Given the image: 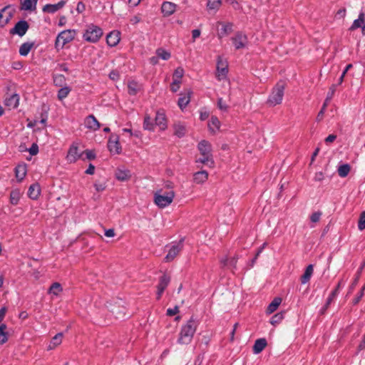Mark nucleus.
I'll return each mask as SVG.
<instances>
[{
    "instance_id": "1",
    "label": "nucleus",
    "mask_w": 365,
    "mask_h": 365,
    "mask_svg": "<svg viewBox=\"0 0 365 365\" xmlns=\"http://www.w3.org/2000/svg\"><path fill=\"white\" fill-rule=\"evenodd\" d=\"M198 322L193 317H190L186 323L182 325L178 343L180 344H189L194 336V334L198 327Z\"/></svg>"
},
{
    "instance_id": "2",
    "label": "nucleus",
    "mask_w": 365,
    "mask_h": 365,
    "mask_svg": "<svg viewBox=\"0 0 365 365\" xmlns=\"http://www.w3.org/2000/svg\"><path fill=\"white\" fill-rule=\"evenodd\" d=\"M175 196L173 190L165 192L162 190H157L154 194V202L158 207L165 208L173 202Z\"/></svg>"
},
{
    "instance_id": "3",
    "label": "nucleus",
    "mask_w": 365,
    "mask_h": 365,
    "mask_svg": "<svg viewBox=\"0 0 365 365\" xmlns=\"http://www.w3.org/2000/svg\"><path fill=\"white\" fill-rule=\"evenodd\" d=\"M284 85L283 83H278L269 94L267 103L272 107L280 104L284 96Z\"/></svg>"
},
{
    "instance_id": "4",
    "label": "nucleus",
    "mask_w": 365,
    "mask_h": 365,
    "mask_svg": "<svg viewBox=\"0 0 365 365\" xmlns=\"http://www.w3.org/2000/svg\"><path fill=\"white\" fill-rule=\"evenodd\" d=\"M103 36V30L93 24H91L83 33V38L85 41L91 43H96Z\"/></svg>"
},
{
    "instance_id": "5",
    "label": "nucleus",
    "mask_w": 365,
    "mask_h": 365,
    "mask_svg": "<svg viewBox=\"0 0 365 365\" xmlns=\"http://www.w3.org/2000/svg\"><path fill=\"white\" fill-rule=\"evenodd\" d=\"M75 37V31L73 30L68 29L60 32L55 41V48L59 51L62 49L64 46L73 40Z\"/></svg>"
},
{
    "instance_id": "6",
    "label": "nucleus",
    "mask_w": 365,
    "mask_h": 365,
    "mask_svg": "<svg viewBox=\"0 0 365 365\" xmlns=\"http://www.w3.org/2000/svg\"><path fill=\"white\" fill-rule=\"evenodd\" d=\"M216 77L219 81L225 79L228 73L227 61L219 56L217 60Z\"/></svg>"
},
{
    "instance_id": "7",
    "label": "nucleus",
    "mask_w": 365,
    "mask_h": 365,
    "mask_svg": "<svg viewBox=\"0 0 365 365\" xmlns=\"http://www.w3.org/2000/svg\"><path fill=\"white\" fill-rule=\"evenodd\" d=\"M184 69L182 67H178L173 75V81L170 84V90L176 93L180 88L181 79L184 76Z\"/></svg>"
},
{
    "instance_id": "8",
    "label": "nucleus",
    "mask_w": 365,
    "mask_h": 365,
    "mask_svg": "<svg viewBox=\"0 0 365 365\" xmlns=\"http://www.w3.org/2000/svg\"><path fill=\"white\" fill-rule=\"evenodd\" d=\"M231 41L235 48V49H241L245 48L248 44V39L243 32L239 31L232 37Z\"/></svg>"
},
{
    "instance_id": "9",
    "label": "nucleus",
    "mask_w": 365,
    "mask_h": 365,
    "mask_svg": "<svg viewBox=\"0 0 365 365\" xmlns=\"http://www.w3.org/2000/svg\"><path fill=\"white\" fill-rule=\"evenodd\" d=\"M19 101L20 97L19 94L16 93L11 94L6 93L4 103L9 109H15L19 106Z\"/></svg>"
},
{
    "instance_id": "10",
    "label": "nucleus",
    "mask_w": 365,
    "mask_h": 365,
    "mask_svg": "<svg viewBox=\"0 0 365 365\" xmlns=\"http://www.w3.org/2000/svg\"><path fill=\"white\" fill-rule=\"evenodd\" d=\"M108 148L112 154H119L121 152L119 137L117 135H110L108 142Z\"/></svg>"
},
{
    "instance_id": "11",
    "label": "nucleus",
    "mask_w": 365,
    "mask_h": 365,
    "mask_svg": "<svg viewBox=\"0 0 365 365\" xmlns=\"http://www.w3.org/2000/svg\"><path fill=\"white\" fill-rule=\"evenodd\" d=\"M81 156V154L79 153L78 145L73 143L68 149L66 159L69 163H73L76 162Z\"/></svg>"
},
{
    "instance_id": "12",
    "label": "nucleus",
    "mask_w": 365,
    "mask_h": 365,
    "mask_svg": "<svg viewBox=\"0 0 365 365\" xmlns=\"http://www.w3.org/2000/svg\"><path fill=\"white\" fill-rule=\"evenodd\" d=\"M182 248L181 242H175L169 247L168 252L165 257L166 262H170L179 254Z\"/></svg>"
},
{
    "instance_id": "13",
    "label": "nucleus",
    "mask_w": 365,
    "mask_h": 365,
    "mask_svg": "<svg viewBox=\"0 0 365 365\" xmlns=\"http://www.w3.org/2000/svg\"><path fill=\"white\" fill-rule=\"evenodd\" d=\"M238 259V256L235 255L231 258L228 257V256L225 255L222 257L220 259V264L223 267H227L228 269L234 271L237 269V262Z\"/></svg>"
},
{
    "instance_id": "14",
    "label": "nucleus",
    "mask_w": 365,
    "mask_h": 365,
    "mask_svg": "<svg viewBox=\"0 0 365 365\" xmlns=\"http://www.w3.org/2000/svg\"><path fill=\"white\" fill-rule=\"evenodd\" d=\"M192 93V91L190 89H187L180 94L178 105L182 110H183L189 104Z\"/></svg>"
},
{
    "instance_id": "15",
    "label": "nucleus",
    "mask_w": 365,
    "mask_h": 365,
    "mask_svg": "<svg viewBox=\"0 0 365 365\" xmlns=\"http://www.w3.org/2000/svg\"><path fill=\"white\" fill-rule=\"evenodd\" d=\"M28 29V23L26 21L21 20L15 24L14 27L11 30V34H18L19 36H23Z\"/></svg>"
},
{
    "instance_id": "16",
    "label": "nucleus",
    "mask_w": 365,
    "mask_h": 365,
    "mask_svg": "<svg viewBox=\"0 0 365 365\" xmlns=\"http://www.w3.org/2000/svg\"><path fill=\"white\" fill-rule=\"evenodd\" d=\"M85 127L92 131H96L101 128V124L93 115H88L84 120Z\"/></svg>"
},
{
    "instance_id": "17",
    "label": "nucleus",
    "mask_w": 365,
    "mask_h": 365,
    "mask_svg": "<svg viewBox=\"0 0 365 365\" xmlns=\"http://www.w3.org/2000/svg\"><path fill=\"white\" fill-rule=\"evenodd\" d=\"M170 277L166 274H163L162 277H160L158 285L157 287V289H158L157 298H158V299H159L161 297L164 290L166 289L168 284L170 283Z\"/></svg>"
},
{
    "instance_id": "18",
    "label": "nucleus",
    "mask_w": 365,
    "mask_h": 365,
    "mask_svg": "<svg viewBox=\"0 0 365 365\" xmlns=\"http://www.w3.org/2000/svg\"><path fill=\"white\" fill-rule=\"evenodd\" d=\"M120 40V33L118 31H112L106 36V43L110 47L115 46Z\"/></svg>"
},
{
    "instance_id": "19",
    "label": "nucleus",
    "mask_w": 365,
    "mask_h": 365,
    "mask_svg": "<svg viewBox=\"0 0 365 365\" xmlns=\"http://www.w3.org/2000/svg\"><path fill=\"white\" fill-rule=\"evenodd\" d=\"M66 1L61 0L55 4H48L43 7V11L48 14H54L66 5Z\"/></svg>"
},
{
    "instance_id": "20",
    "label": "nucleus",
    "mask_w": 365,
    "mask_h": 365,
    "mask_svg": "<svg viewBox=\"0 0 365 365\" xmlns=\"http://www.w3.org/2000/svg\"><path fill=\"white\" fill-rule=\"evenodd\" d=\"M177 5L173 2L165 1L161 6V11L165 16H170L175 13Z\"/></svg>"
},
{
    "instance_id": "21",
    "label": "nucleus",
    "mask_w": 365,
    "mask_h": 365,
    "mask_svg": "<svg viewBox=\"0 0 365 365\" xmlns=\"http://www.w3.org/2000/svg\"><path fill=\"white\" fill-rule=\"evenodd\" d=\"M155 121V124L159 127L160 130H165L167 128V120L164 113L160 111L157 112Z\"/></svg>"
},
{
    "instance_id": "22",
    "label": "nucleus",
    "mask_w": 365,
    "mask_h": 365,
    "mask_svg": "<svg viewBox=\"0 0 365 365\" xmlns=\"http://www.w3.org/2000/svg\"><path fill=\"white\" fill-rule=\"evenodd\" d=\"M359 28L361 30H365V15L363 12H361L357 19H355L350 27V30L354 31Z\"/></svg>"
},
{
    "instance_id": "23",
    "label": "nucleus",
    "mask_w": 365,
    "mask_h": 365,
    "mask_svg": "<svg viewBox=\"0 0 365 365\" xmlns=\"http://www.w3.org/2000/svg\"><path fill=\"white\" fill-rule=\"evenodd\" d=\"M198 150L202 155L212 156L211 145L207 140H202L198 143Z\"/></svg>"
},
{
    "instance_id": "24",
    "label": "nucleus",
    "mask_w": 365,
    "mask_h": 365,
    "mask_svg": "<svg viewBox=\"0 0 365 365\" xmlns=\"http://www.w3.org/2000/svg\"><path fill=\"white\" fill-rule=\"evenodd\" d=\"M38 0H21V9L33 11L36 9Z\"/></svg>"
},
{
    "instance_id": "25",
    "label": "nucleus",
    "mask_w": 365,
    "mask_h": 365,
    "mask_svg": "<svg viewBox=\"0 0 365 365\" xmlns=\"http://www.w3.org/2000/svg\"><path fill=\"white\" fill-rule=\"evenodd\" d=\"M208 179V173L205 170L196 172L193 174V181L197 184H202Z\"/></svg>"
},
{
    "instance_id": "26",
    "label": "nucleus",
    "mask_w": 365,
    "mask_h": 365,
    "mask_svg": "<svg viewBox=\"0 0 365 365\" xmlns=\"http://www.w3.org/2000/svg\"><path fill=\"white\" fill-rule=\"evenodd\" d=\"M26 173L27 166L25 163L19 164L15 168L16 178L19 181H21L25 178Z\"/></svg>"
},
{
    "instance_id": "27",
    "label": "nucleus",
    "mask_w": 365,
    "mask_h": 365,
    "mask_svg": "<svg viewBox=\"0 0 365 365\" xmlns=\"http://www.w3.org/2000/svg\"><path fill=\"white\" fill-rule=\"evenodd\" d=\"M314 273V267L312 264H309L304 272V274L301 276L300 280L302 284H305L308 283L313 275Z\"/></svg>"
},
{
    "instance_id": "28",
    "label": "nucleus",
    "mask_w": 365,
    "mask_h": 365,
    "mask_svg": "<svg viewBox=\"0 0 365 365\" xmlns=\"http://www.w3.org/2000/svg\"><path fill=\"white\" fill-rule=\"evenodd\" d=\"M41 193L40 185L38 183H34L30 185L28 190V195L32 200H36Z\"/></svg>"
},
{
    "instance_id": "29",
    "label": "nucleus",
    "mask_w": 365,
    "mask_h": 365,
    "mask_svg": "<svg viewBox=\"0 0 365 365\" xmlns=\"http://www.w3.org/2000/svg\"><path fill=\"white\" fill-rule=\"evenodd\" d=\"M267 341L265 339H258L255 341L253 346V352L255 354H259L267 346Z\"/></svg>"
},
{
    "instance_id": "30",
    "label": "nucleus",
    "mask_w": 365,
    "mask_h": 365,
    "mask_svg": "<svg viewBox=\"0 0 365 365\" xmlns=\"http://www.w3.org/2000/svg\"><path fill=\"white\" fill-rule=\"evenodd\" d=\"M220 127V122L219 119L216 116H212L209 123H208V128L209 130L215 133L217 130H219Z\"/></svg>"
},
{
    "instance_id": "31",
    "label": "nucleus",
    "mask_w": 365,
    "mask_h": 365,
    "mask_svg": "<svg viewBox=\"0 0 365 365\" xmlns=\"http://www.w3.org/2000/svg\"><path fill=\"white\" fill-rule=\"evenodd\" d=\"M63 339V334L62 333H58L56 334L50 341L48 349L51 350L56 348L57 346L61 344Z\"/></svg>"
},
{
    "instance_id": "32",
    "label": "nucleus",
    "mask_w": 365,
    "mask_h": 365,
    "mask_svg": "<svg viewBox=\"0 0 365 365\" xmlns=\"http://www.w3.org/2000/svg\"><path fill=\"white\" fill-rule=\"evenodd\" d=\"M140 86L135 81H130L128 83V92L130 95H136L137 93L140 91Z\"/></svg>"
},
{
    "instance_id": "33",
    "label": "nucleus",
    "mask_w": 365,
    "mask_h": 365,
    "mask_svg": "<svg viewBox=\"0 0 365 365\" xmlns=\"http://www.w3.org/2000/svg\"><path fill=\"white\" fill-rule=\"evenodd\" d=\"M174 133L178 138L183 137L186 133L185 125L182 123H177L174 125Z\"/></svg>"
},
{
    "instance_id": "34",
    "label": "nucleus",
    "mask_w": 365,
    "mask_h": 365,
    "mask_svg": "<svg viewBox=\"0 0 365 365\" xmlns=\"http://www.w3.org/2000/svg\"><path fill=\"white\" fill-rule=\"evenodd\" d=\"M232 24L227 23L222 24V28L220 29V31L218 34V37L222 38V37L227 36L232 31Z\"/></svg>"
},
{
    "instance_id": "35",
    "label": "nucleus",
    "mask_w": 365,
    "mask_h": 365,
    "mask_svg": "<svg viewBox=\"0 0 365 365\" xmlns=\"http://www.w3.org/2000/svg\"><path fill=\"white\" fill-rule=\"evenodd\" d=\"M130 173L128 170L118 169L115 172V178L120 181H125L129 179Z\"/></svg>"
},
{
    "instance_id": "36",
    "label": "nucleus",
    "mask_w": 365,
    "mask_h": 365,
    "mask_svg": "<svg viewBox=\"0 0 365 365\" xmlns=\"http://www.w3.org/2000/svg\"><path fill=\"white\" fill-rule=\"evenodd\" d=\"M282 302V299L279 297H275L273 301L269 304L267 309V313L270 314L277 310L278 307Z\"/></svg>"
},
{
    "instance_id": "37",
    "label": "nucleus",
    "mask_w": 365,
    "mask_h": 365,
    "mask_svg": "<svg viewBox=\"0 0 365 365\" xmlns=\"http://www.w3.org/2000/svg\"><path fill=\"white\" fill-rule=\"evenodd\" d=\"M62 291L63 288L61 287V284L58 282H54L51 285L48 289V294H52L53 296H58Z\"/></svg>"
},
{
    "instance_id": "38",
    "label": "nucleus",
    "mask_w": 365,
    "mask_h": 365,
    "mask_svg": "<svg viewBox=\"0 0 365 365\" xmlns=\"http://www.w3.org/2000/svg\"><path fill=\"white\" fill-rule=\"evenodd\" d=\"M34 46V43L26 42L21 45L19 48V54L26 56L29 54L31 49Z\"/></svg>"
},
{
    "instance_id": "39",
    "label": "nucleus",
    "mask_w": 365,
    "mask_h": 365,
    "mask_svg": "<svg viewBox=\"0 0 365 365\" xmlns=\"http://www.w3.org/2000/svg\"><path fill=\"white\" fill-rule=\"evenodd\" d=\"M7 327L5 324H0V344H5L9 339V334L6 331Z\"/></svg>"
},
{
    "instance_id": "40",
    "label": "nucleus",
    "mask_w": 365,
    "mask_h": 365,
    "mask_svg": "<svg viewBox=\"0 0 365 365\" xmlns=\"http://www.w3.org/2000/svg\"><path fill=\"white\" fill-rule=\"evenodd\" d=\"M341 287V282H339L336 286V287L331 292V294H329V297L327 298V302L325 303V305H324V309H327L329 305L331 303V302L334 300V299L336 297V296L339 293V289Z\"/></svg>"
},
{
    "instance_id": "41",
    "label": "nucleus",
    "mask_w": 365,
    "mask_h": 365,
    "mask_svg": "<svg viewBox=\"0 0 365 365\" xmlns=\"http://www.w3.org/2000/svg\"><path fill=\"white\" fill-rule=\"evenodd\" d=\"M71 89L68 86H64L58 91L57 97L59 101L65 99L70 93Z\"/></svg>"
},
{
    "instance_id": "42",
    "label": "nucleus",
    "mask_w": 365,
    "mask_h": 365,
    "mask_svg": "<svg viewBox=\"0 0 365 365\" xmlns=\"http://www.w3.org/2000/svg\"><path fill=\"white\" fill-rule=\"evenodd\" d=\"M350 165L349 164H343L338 168V174L341 178L346 177L350 172Z\"/></svg>"
},
{
    "instance_id": "43",
    "label": "nucleus",
    "mask_w": 365,
    "mask_h": 365,
    "mask_svg": "<svg viewBox=\"0 0 365 365\" xmlns=\"http://www.w3.org/2000/svg\"><path fill=\"white\" fill-rule=\"evenodd\" d=\"M155 53L159 58H161L165 61L168 60L171 56L170 53L163 48H158L155 51Z\"/></svg>"
},
{
    "instance_id": "44",
    "label": "nucleus",
    "mask_w": 365,
    "mask_h": 365,
    "mask_svg": "<svg viewBox=\"0 0 365 365\" xmlns=\"http://www.w3.org/2000/svg\"><path fill=\"white\" fill-rule=\"evenodd\" d=\"M20 200V192L18 190H12L10 193V202L16 205Z\"/></svg>"
},
{
    "instance_id": "45",
    "label": "nucleus",
    "mask_w": 365,
    "mask_h": 365,
    "mask_svg": "<svg viewBox=\"0 0 365 365\" xmlns=\"http://www.w3.org/2000/svg\"><path fill=\"white\" fill-rule=\"evenodd\" d=\"M196 162L208 165L210 167H212L214 165L212 157L210 155H202V158L197 159Z\"/></svg>"
},
{
    "instance_id": "46",
    "label": "nucleus",
    "mask_w": 365,
    "mask_h": 365,
    "mask_svg": "<svg viewBox=\"0 0 365 365\" xmlns=\"http://www.w3.org/2000/svg\"><path fill=\"white\" fill-rule=\"evenodd\" d=\"M222 4L221 0H207V6L210 10L218 9Z\"/></svg>"
},
{
    "instance_id": "47",
    "label": "nucleus",
    "mask_w": 365,
    "mask_h": 365,
    "mask_svg": "<svg viewBox=\"0 0 365 365\" xmlns=\"http://www.w3.org/2000/svg\"><path fill=\"white\" fill-rule=\"evenodd\" d=\"M53 83L56 86H61L66 81L64 76L61 75V74L53 75Z\"/></svg>"
},
{
    "instance_id": "48",
    "label": "nucleus",
    "mask_w": 365,
    "mask_h": 365,
    "mask_svg": "<svg viewBox=\"0 0 365 365\" xmlns=\"http://www.w3.org/2000/svg\"><path fill=\"white\" fill-rule=\"evenodd\" d=\"M283 317L284 315L282 313H277L276 314L273 315L270 319V323L272 325L275 326L282 322Z\"/></svg>"
},
{
    "instance_id": "49",
    "label": "nucleus",
    "mask_w": 365,
    "mask_h": 365,
    "mask_svg": "<svg viewBox=\"0 0 365 365\" xmlns=\"http://www.w3.org/2000/svg\"><path fill=\"white\" fill-rule=\"evenodd\" d=\"M143 128L148 130H153L154 125L151 121V118L149 116H145L143 122Z\"/></svg>"
},
{
    "instance_id": "50",
    "label": "nucleus",
    "mask_w": 365,
    "mask_h": 365,
    "mask_svg": "<svg viewBox=\"0 0 365 365\" xmlns=\"http://www.w3.org/2000/svg\"><path fill=\"white\" fill-rule=\"evenodd\" d=\"M358 229L360 231H362L365 229V210L360 214L358 221Z\"/></svg>"
},
{
    "instance_id": "51",
    "label": "nucleus",
    "mask_w": 365,
    "mask_h": 365,
    "mask_svg": "<svg viewBox=\"0 0 365 365\" xmlns=\"http://www.w3.org/2000/svg\"><path fill=\"white\" fill-rule=\"evenodd\" d=\"M94 187L97 192H103L106 187V184L105 182L96 181Z\"/></svg>"
},
{
    "instance_id": "52",
    "label": "nucleus",
    "mask_w": 365,
    "mask_h": 365,
    "mask_svg": "<svg viewBox=\"0 0 365 365\" xmlns=\"http://www.w3.org/2000/svg\"><path fill=\"white\" fill-rule=\"evenodd\" d=\"M364 290H365V284L362 287L360 292L358 293L356 297L354 299V300H353L354 304H357L360 302V300L364 295Z\"/></svg>"
},
{
    "instance_id": "53",
    "label": "nucleus",
    "mask_w": 365,
    "mask_h": 365,
    "mask_svg": "<svg viewBox=\"0 0 365 365\" xmlns=\"http://www.w3.org/2000/svg\"><path fill=\"white\" fill-rule=\"evenodd\" d=\"M217 107L222 111H227L228 108L227 105L223 101L222 98L217 99Z\"/></svg>"
},
{
    "instance_id": "54",
    "label": "nucleus",
    "mask_w": 365,
    "mask_h": 365,
    "mask_svg": "<svg viewBox=\"0 0 365 365\" xmlns=\"http://www.w3.org/2000/svg\"><path fill=\"white\" fill-rule=\"evenodd\" d=\"M321 216H322L321 212H315L312 213V215L310 216V220L314 223L317 222L319 221Z\"/></svg>"
},
{
    "instance_id": "55",
    "label": "nucleus",
    "mask_w": 365,
    "mask_h": 365,
    "mask_svg": "<svg viewBox=\"0 0 365 365\" xmlns=\"http://www.w3.org/2000/svg\"><path fill=\"white\" fill-rule=\"evenodd\" d=\"M109 78L114 81H118L120 78L119 72L116 70L111 71L109 73Z\"/></svg>"
},
{
    "instance_id": "56",
    "label": "nucleus",
    "mask_w": 365,
    "mask_h": 365,
    "mask_svg": "<svg viewBox=\"0 0 365 365\" xmlns=\"http://www.w3.org/2000/svg\"><path fill=\"white\" fill-rule=\"evenodd\" d=\"M351 68H352V64H351V63L348 64V65L346 66L345 69L344 70V71L342 72V73H341V76H340V77H339V84H341V83L343 82V81H344V76H345L346 73H347V71H348Z\"/></svg>"
},
{
    "instance_id": "57",
    "label": "nucleus",
    "mask_w": 365,
    "mask_h": 365,
    "mask_svg": "<svg viewBox=\"0 0 365 365\" xmlns=\"http://www.w3.org/2000/svg\"><path fill=\"white\" fill-rule=\"evenodd\" d=\"M29 152L31 155H36L38 153V146L36 143H33L29 149Z\"/></svg>"
},
{
    "instance_id": "58",
    "label": "nucleus",
    "mask_w": 365,
    "mask_h": 365,
    "mask_svg": "<svg viewBox=\"0 0 365 365\" xmlns=\"http://www.w3.org/2000/svg\"><path fill=\"white\" fill-rule=\"evenodd\" d=\"M178 312H179V308L178 306H175L173 308H169L167 309V315L170 316V317L175 315Z\"/></svg>"
},
{
    "instance_id": "59",
    "label": "nucleus",
    "mask_w": 365,
    "mask_h": 365,
    "mask_svg": "<svg viewBox=\"0 0 365 365\" xmlns=\"http://www.w3.org/2000/svg\"><path fill=\"white\" fill-rule=\"evenodd\" d=\"M201 31L200 29H194L192 31V41H195L200 36Z\"/></svg>"
},
{
    "instance_id": "60",
    "label": "nucleus",
    "mask_w": 365,
    "mask_h": 365,
    "mask_svg": "<svg viewBox=\"0 0 365 365\" xmlns=\"http://www.w3.org/2000/svg\"><path fill=\"white\" fill-rule=\"evenodd\" d=\"M85 9H86L85 4L83 2L80 1L78 3L77 6H76V11L78 13L83 12L85 11Z\"/></svg>"
},
{
    "instance_id": "61",
    "label": "nucleus",
    "mask_w": 365,
    "mask_h": 365,
    "mask_svg": "<svg viewBox=\"0 0 365 365\" xmlns=\"http://www.w3.org/2000/svg\"><path fill=\"white\" fill-rule=\"evenodd\" d=\"M315 181H322L324 179V174L322 172H318L315 173L314 178Z\"/></svg>"
},
{
    "instance_id": "62",
    "label": "nucleus",
    "mask_w": 365,
    "mask_h": 365,
    "mask_svg": "<svg viewBox=\"0 0 365 365\" xmlns=\"http://www.w3.org/2000/svg\"><path fill=\"white\" fill-rule=\"evenodd\" d=\"M105 235L108 237H113L115 236V231L113 229H108L105 230Z\"/></svg>"
},
{
    "instance_id": "63",
    "label": "nucleus",
    "mask_w": 365,
    "mask_h": 365,
    "mask_svg": "<svg viewBox=\"0 0 365 365\" xmlns=\"http://www.w3.org/2000/svg\"><path fill=\"white\" fill-rule=\"evenodd\" d=\"M336 135H334V134H331V135H328L325 138V142L327 143H332L333 141H334L336 140Z\"/></svg>"
},
{
    "instance_id": "64",
    "label": "nucleus",
    "mask_w": 365,
    "mask_h": 365,
    "mask_svg": "<svg viewBox=\"0 0 365 365\" xmlns=\"http://www.w3.org/2000/svg\"><path fill=\"white\" fill-rule=\"evenodd\" d=\"M140 21H141V19L139 16H134L130 20V23L133 25L137 24Z\"/></svg>"
}]
</instances>
